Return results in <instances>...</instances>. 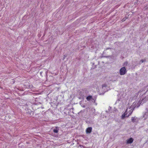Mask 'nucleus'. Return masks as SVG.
Wrapping results in <instances>:
<instances>
[{
	"instance_id": "7",
	"label": "nucleus",
	"mask_w": 148,
	"mask_h": 148,
	"mask_svg": "<svg viewBox=\"0 0 148 148\" xmlns=\"http://www.w3.org/2000/svg\"><path fill=\"white\" fill-rule=\"evenodd\" d=\"M56 129H54L53 130V132L55 133H58L59 131V129L58 127H56Z\"/></svg>"
},
{
	"instance_id": "2",
	"label": "nucleus",
	"mask_w": 148,
	"mask_h": 148,
	"mask_svg": "<svg viewBox=\"0 0 148 148\" xmlns=\"http://www.w3.org/2000/svg\"><path fill=\"white\" fill-rule=\"evenodd\" d=\"M148 100V98L147 97H145L144 98H143L141 100H140L139 101V103H140V104H142L146 102Z\"/></svg>"
},
{
	"instance_id": "8",
	"label": "nucleus",
	"mask_w": 148,
	"mask_h": 148,
	"mask_svg": "<svg viewBox=\"0 0 148 148\" xmlns=\"http://www.w3.org/2000/svg\"><path fill=\"white\" fill-rule=\"evenodd\" d=\"M92 99V96L89 95L86 98V99L87 101H90V99Z\"/></svg>"
},
{
	"instance_id": "1",
	"label": "nucleus",
	"mask_w": 148,
	"mask_h": 148,
	"mask_svg": "<svg viewBox=\"0 0 148 148\" xmlns=\"http://www.w3.org/2000/svg\"><path fill=\"white\" fill-rule=\"evenodd\" d=\"M126 73V69L125 67H123L120 70V74L121 75H124Z\"/></svg>"
},
{
	"instance_id": "9",
	"label": "nucleus",
	"mask_w": 148,
	"mask_h": 148,
	"mask_svg": "<svg viewBox=\"0 0 148 148\" xmlns=\"http://www.w3.org/2000/svg\"><path fill=\"white\" fill-rule=\"evenodd\" d=\"M136 120V119L135 117H132V122H134Z\"/></svg>"
},
{
	"instance_id": "12",
	"label": "nucleus",
	"mask_w": 148,
	"mask_h": 148,
	"mask_svg": "<svg viewBox=\"0 0 148 148\" xmlns=\"http://www.w3.org/2000/svg\"><path fill=\"white\" fill-rule=\"evenodd\" d=\"M105 86H105V85H103L102 87H105Z\"/></svg>"
},
{
	"instance_id": "5",
	"label": "nucleus",
	"mask_w": 148,
	"mask_h": 148,
	"mask_svg": "<svg viewBox=\"0 0 148 148\" xmlns=\"http://www.w3.org/2000/svg\"><path fill=\"white\" fill-rule=\"evenodd\" d=\"M128 109H127L126 110L125 112L122 114V119H123L124 118L125 116H126V117H127V114H128L127 113V112L128 111Z\"/></svg>"
},
{
	"instance_id": "10",
	"label": "nucleus",
	"mask_w": 148,
	"mask_h": 148,
	"mask_svg": "<svg viewBox=\"0 0 148 148\" xmlns=\"http://www.w3.org/2000/svg\"><path fill=\"white\" fill-rule=\"evenodd\" d=\"M142 62H144V60H141V61Z\"/></svg>"
},
{
	"instance_id": "13",
	"label": "nucleus",
	"mask_w": 148,
	"mask_h": 148,
	"mask_svg": "<svg viewBox=\"0 0 148 148\" xmlns=\"http://www.w3.org/2000/svg\"><path fill=\"white\" fill-rule=\"evenodd\" d=\"M146 115V113L144 115V117H145V116Z\"/></svg>"
},
{
	"instance_id": "3",
	"label": "nucleus",
	"mask_w": 148,
	"mask_h": 148,
	"mask_svg": "<svg viewBox=\"0 0 148 148\" xmlns=\"http://www.w3.org/2000/svg\"><path fill=\"white\" fill-rule=\"evenodd\" d=\"M134 139L132 138H130L127 140L126 143L127 144L132 143L134 141Z\"/></svg>"
},
{
	"instance_id": "4",
	"label": "nucleus",
	"mask_w": 148,
	"mask_h": 148,
	"mask_svg": "<svg viewBox=\"0 0 148 148\" xmlns=\"http://www.w3.org/2000/svg\"><path fill=\"white\" fill-rule=\"evenodd\" d=\"M127 109H128V110L127 112V113L128 114H127V117H128L129 116H130L131 114L133 112V110H132V109H131L130 108H128Z\"/></svg>"
},
{
	"instance_id": "11",
	"label": "nucleus",
	"mask_w": 148,
	"mask_h": 148,
	"mask_svg": "<svg viewBox=\"0 0 148 148\" xmlns=\"http://www.w3.org/2000/svg\"><path fill=\"white\" fill-rule=\"evenodd\" d=\"M125 20V19H124H124H123L122 20V21H124Z\"/></svg>"
},
{
	"instance_id": "6",
	"label": "nucleus",
	"mask_w": 148,
	"mask_h": 148,
	"mask_svg": "<svg viewBox=\"0 0 148 148\" xmlns=\"http://www.w3.org/2000/svg\"><path fill=\"white\" fill-rule=\"evenodd\" d=\"M92 127H89L87 128L86 130V133H90L91 132L92 130Z\"/></svg>"
}]
</instances>
